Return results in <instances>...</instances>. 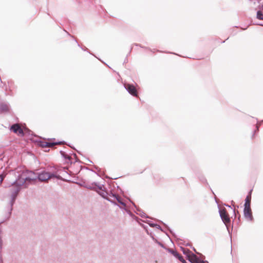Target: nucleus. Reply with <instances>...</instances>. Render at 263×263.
Wrapping results in <instances>:
<instances>
[{
  "instance_id": "10",
  "label": "nucleus",
  "mask_w": 263,
  "mask_h": 263,
  "mask_svg": "<svg viewBox=\"0 0 263 263\" xmlns=\"http://www.w3.org/2000/svg\"><path fill=\"white\" fill-rule=\"evenodd\" d=\"M173 254L175 256L178 258L179 260L181 261L182 263H187L186 261L184 259L183 257L177 252L173 251Z\"/></svg>"
},
{
  "instance_id": "5",
  "label": "nucleus",
  "mask_w": 263,
  "mask_h": 263,
  "mask_svg": "<svg viewBox=\"0 0 263 263\" xmlns=\"http://www.w3.org/2000/svg\"><path fill=\"white\" fill-rule=\"evenodd\" d=\"M124 87L128 92L134 97H138V92L136 87L130 84H124Z\"/></svg>"
},
{
  "instance_id": "4",
  "label": "nucleus",
  "mask_w": 263,
  "mask_h": 263,
  "mask_svg": "<svg viewBox=\"0 0 263 263\" xmlns=\"http://www.w3.org/2000/svg\"><path fill=\"white\" fill-rule=\"evenodd\" d=\"M219 212H220V217H221L222 221H223V222L226 224L229 223L230 222V219L229 217V215L227 212L226 209L224 208L221 209L220 210Z\"/></svg>"
},
{
  "instance_id": "11",
  "label": "nucleus",
  "mask_w": 263,
  "mask_h": 263,
  "mask_svg": "<svg viewBox=\"0 0 263 263\" xmlns=\"http://www.w3.org/2000/svg\"><path fill=\"white\" fill-rule=\"evenodd\" d=\"M257 18L259 20H263V13L261 11H257Z\"/></svg>"
},
{
  "instance_id": "12",
  "label": "nucleus",
  "mask_w": 263,
  "mask_h": 263,
  "mask_svg": "<svg viewBox=\"0 0 263 263\" xmlns=\"http://www.w3.org/2000/svg\"><path fill=\"white\" fill-rule=\"evenodd\" d=\"M56 144L54 143H51V142H46L45 146L48 147H51L55 145Z\"/></svg>"
},
{
  "instance_id": "6",
  "label": "nucleus",
  "mask_w": 263,
  "mask_h": 263,
  "mask_svg": "<svg viewBox=\"0 0 263 263\" xmlns=\"http://www.w3.org/2000/svg\"><path fill=\"white\" fill-rule=\"evenodd\" d=\"M244 215L245 218L249 221L253 220V216L251 207H245L244 208Z\"/></svg>"
},
{
  "instance_id": "1",
  "label": "nucleus",
  "mask_w": 263,
  "mask_h": 263,
  "mask_svg": "<svg viewBox=\"0 0 263 263\" xmlns=\"http://www.w3.org/2000/svg\"><path fill=\"white\" fill-rule=\"evenodd\" d=\"M37 178V176L33 172L28 171H23L16 180V184L13 186L15 187L14 194H15L17 192H19L21 186L24 185L26 182H31L35 180Z\"/></svg>"
},
{
  "instance_id": "14",
  "label": "nucleus",
  "mask_w": 263,
  "mask_h": 263,
  "mask_svg": "<svg viewBox=\"0 0 263 263\" xmlns=\"http://www.w3.org/2000/svg\"><path fill=\"white\" fill-rule=\"evenodd\" d=\"M198 263H204V262H203V261H199L198 262Z\"/></svg>"
},
{
  "instance_id": "7",
  "label": "nucleus",
  "mask_w": 263,
  "mask_h": 263,
  "mask_svg": "<svg viewBox=\"0 0 263 263\" xmlns=\"http://www.w3.org/2000/svg\"><path fill=\"white\" fill-rule=\"evenodd\" d=\"M15 184H16V181L13 184H12L9 187V192L10 193V195L11 196L13 199H14L15 198V197L16 196L17 194L18 193V192H17L16 194H14L15 187H13V186Z\"/></svg>"
},
{
  "instance_id": "3",
  "label": "nucleus",
  "mask_w": 263,
  "mask_h": 263,
  "mask_svg": "<svg viewBox=\"0 0 263 263\" xmlns=\"http://www.w3.org/2000/svg\"><path fill=\"white\" fill-rule=\"evenodd\" d=\"M54 177L55 176L53 174L46 172H43L37 176L39 180L41 181H47L49 179Z\"/></svg>"
},
{
  "instance_id": "9",
  "label": "nucleus",
  "mask_w": 263,
  "mask_h": 263,
  "mask_svg": "<svg viewBox=\"0 0 263 263\" xmlns=\"http://www.w3.org/2000/svg\"><path fill=\"white\" fill-rule=\"evenodd\" d=\"M189 259L192 263H198V262L199 261L197 256L194 254L189 255Z\"/></svg>"
},
{
  "instance_id": "2",
  "label": "nucleus",
  "mask_w": 263,
  "mask_h": 263,
  "mask_svg": "<svg viewBox=\"0 0 263 263\" xmlns=\"http://www.w3.org/2000/svg\"><path fill=\"white\" fill-rule=\"evenodd\" d=\"M10 130L17 134L18 136L23 137L24 136V133L26 130H28V129L26 128H23L21 127L20 124L16 123L11 126Z\"/></svg>"
},
{
  "instance_id": "13",
  "label": "nucleus",
  "mask_w": 263,
  "mask_h": 263,
  "mask_svg": "<svg viewBox=\"0 0 263 263\" xmlns=\"http://www.w3.org/2000/svg\"><path fill=\"white\" fill-rule=\"evenodd\" d=\"M3 179H4V177L2 175H0V184L2 183V182L3 180Z\"/></svg>"
},
{
  "instance_id": "8",
  "label": "nucleus",
  "mask_w": 263,
  "mask_h": 263,
  "mask_svg": "<svg viewBox=\"0 0 263 263\" xmlns=\"http://www.w3.org/2000/svg\"><path fill=\"white\" fill-rule=\"evenodd\" d=\"M251 193L248 195L246 199H245V207H251Z\"/></svg>"
}]
</instances>
